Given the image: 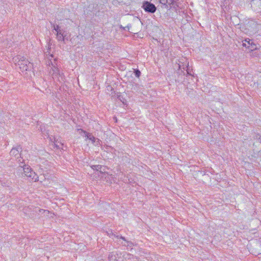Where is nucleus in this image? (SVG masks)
I'll return each instance as SVG.
<instances>
[{
	"label": "nucleus",
	"instance_id": "21",
	"mask_svg": "<svg viewBox=\"0 0 261 261\" xmlns=\"http://www.w3.org/2000/svg\"><path fill=\"white\" fill-rule=\"evenodd\" d=\"M108 235L110 237H112L114 236V237H115L116 238H119V236L115 234L112 231H111L110 232H108Z\"/></svg>",
	"mask_w": 261,
	"mask_h": 261
},
{
	"label": "nucleus",
	"instance_id": "13",
	"mask_svg": "<svg viewBox=\"0 0 261 261\" xmlns=\"http://www.w3.org/2000/svg\"><path fill=\"white\" fill-rule=\"evenodd\" d=\"M34 211L38 214L43 213H46L47 214H48L49 213V212L48 211L41 209L39 207H36Z\"/></svg>",
	"mask_w": 261,
	"mask_h": 261
},
{
	"label": "nucleus",
	"instance_id": "17",
	"mask_svg": "<svg viewBox=\"0 0 261 261\" xmlns=\"http://www.w3.org/2000/svg\"><path fill=\"white\" fill-rule=\"evenodd\" d=\"M51 25L53 28V30H55L57 33H58V31L60 32L63 30V29H61V27L59 25L55 24H51Z\"/></svg>",
	"mask_w": 261,
	"mask_h": 261
},
{
	"label": "nucleus",
	"instance_id": "16",
	"mask_svg": "<svg viewBox=\"0 0 261 261\" xmlns=\"http://www.w3.org/2000/svg\"><path fill=\"white\" fill-rule=\"evenodd\" d=\"M54 144L58 149H63L62 147L63 146V144L60 141L56 140L54 142Z\"/></svg>",
	"mask_w": 261,
	"mask_h": 261
},
{
	"label": "nucleus",
	"instance_id": "2",
	"mask_svg": "<svg viewBox=\"0 0 261 261\" xmlns=\"http://www.w3.org/2000/svg\"><path fill=\"white\" fill-rule=\"evenodd\" d=\"M52 67L49 72L51 74L53 79L55 81H58L60 83H63L65 82V76L63 73L61 72L58 68L56 67L50 61Z\"/></svg>",
	"mask_w": 261,
	"mask_h": 261
},
{
	"label": "nucleus",
	"instance_id": "15",
	"mask_svg": "<svg viewBox=\"0 0 261 261\" xmlns=\"http://www.w3.org/2000/svg\"><path fill=\"white\" fill-rule=\"evenodd\" d=\"M120 238L125 241V243L123 244V245L127 247H132L133 245L132 242L126 240L125 238L122 236H121Z\"/></svg>",
	"mask_w": 261,
	"mask_h": 261
},
{
	"label": "nucleus",
	"instance_id": "20",
	"mask_svg": "<svg viewBox=\"0 0 261 261\" xmlns=\"http://www.w3.org/2000/svg\"><path fill=\"white\" fill-rule=\"evenodd\" d=\"M134 73H135L136 76L137 77H139L141 75V72L138 69L135 70Z\"/></svg>",
	"mask_w": 261,
	"mask_h": 261
},
{
	"label": "nucleus",
	"instance_id": "6",
	"mask_svg": "<svg viewBox=\"0 0 261 261\" xmlns=\"http://www.w3.org/2000/svg\"><path fill=\"white\" fill-rule=\"evenodd\" d=\"M21 151H22V148L20 147V146H17L16 147H14L11 150V151L10 152V154L11 156H13L15 157H16V156H19V158H21V154L20 153ZM18 158H19V157L18 156L17 159H18ZM18 161L21 163H22V162L21 161L20 159H19L18 160Z\"/></svg>",
	"mask_w": 261,
	"mask_h": 261
},
{
	"label": "nucleus",
	"instance_id": "24",
	"mask_svg": "<svg viewBox=\"0 0 261 261\" xmlns=\"http://www.w3.org/2000/svg\"><path fill=\"white\" fill-rule=\"evenodd\" d=\"M258 254H261V251H259V252H258Z\"/></svg>",
	"mask_w": 261,
	"mask_h": 261
},
{
	"label": "nucleus",
	"instance_id": "11",
	"mask_svg": "<svg viewBox=\"0 0 261 261\" xmlns=\"http://www.w3.org/2000/svg\"><path fill=\"white\" fill-rule=\"evenodd\" d=\"M248 45H247L246 43H243V46L248 48L251 51L255 50L257 48L256 44L249 39H248Z\"/></svg>",
	"mask_w": 261,
	"mask_h": 261
},
{
	"label": "nucleus",
	"instance_id": "14",
	"mask_svg": "<svg viewBox=\"0 0 261 261\" xmlns=\"http://www.w3.org/2000/svg\"><path fill=\"white\" fill-rule=\"evenodd\" d=\"M92 168L93 170H95L96 171H99L100 172H105L104 169H103V170H102L103 171H102V168H104L105 167H103L102 166L100 165H93L92 166Z\"/></svg>",
	"mask_w": 261,
	"mask_h": 261
},
{
	"label": "nucleus",
	"instance_id": "10",
	"mask_svg": "<svg viewBox=\"0 0 261 261\" xmlns=\"http://www.w3.org/2000/svg\"><path fill=\"white\" fill-rule=\"evenodd\" d=\"M66 37V34H65V31L63 30L60 32L58 31L56 33V38L59 41L64 42Z\"/></svg>",
	"mask_w": 261,
	"mask_h": 261
},
{
	"label": "nucleus",
	"instance_id": "8",
	"mask_svg": "<svg viewBox=\"0 0 261 261\" xmlns=\"http://www.w3.org/2000/svg\"><path fill=\"white\" fill-rule=\"evenodd\" d=\"M122 258L123 261H136L138 259V257L136 256L126 252H123Z\"/></svg>",
	"mask_w": 261,
	"mask_h": 261
},
{
	"label": "nucleus",
	"instance_id": "22",
	"mask_svg": "<svg viewBox=\"0 0 261 261\" xmlns=\"http://www.w3.org/2000/svg\"><path fill=\"white\" fill-rule=\"evenodd\" d=\"M186 70V71H187V73L188 74L190 75H192V70H191L190 69L189 66L188 68H187V69Z\"/></svg>",
	"mask_w": 261,
	"mask_h": 261
},
{
	"label": "nucleus",
	"instance_id": "23",
	"mask_svg": "<svg viewBox=\"0 0 261 261\" xmlns=\"http://www.w3.org/2000/svg\"><path fill=\"white\" fill-rule=\"evenodd\" d=\"M244 41L245 42V43H246L247 44V45H248V39H245Z\"/></svg>",
	"mask_w": 261,
	"mask_h": 261
},
{
	"label": "nucleus",
	"instance_id": "12",
	"mask_svg": "<svg viewBox=\"0 0 261 261\" xmlns=\"http://www.w3.org/2000/svg\"><path fill=\"white\" fill-rule=\"evenodd\" d=\"M172 3H170L169 5V8H173L175 11H177V8L179 7V3L178 0H173L171 1Z\"/></svg>",
	"mask_w": 261,
	"mask_h": 261
},
{
	"label": "nucleus",
	"instance_id": "5",
	"mask_svg": "<svg viewBox=\"0 0 261 261\" xmlns=\"http://www.w3.org/2000/svg\"><path fill=\"white\" fill-rule=\"evenodd\" d=\"M123 252L114 251L109 254L108 258L110 261H123Z\"/></svg>",
	"mask_w": 261,
	"mask_h": 261
},
{
	"label": "nucleus",
	"instance_id": "9",
	"mask_svg": "<svg viewBox=\"0 0 261 261\" xmlns=\"http://www.w3.org/2000/svg\"><path fill=\"white\" fill-rule=\"evenodd\" d=\"M189 62L186 58H182L179 61L178 68L179 69H183L186 70L189 67Z\"/></svg>",
	"mask_w": 261,
	"mask_h": 261
},
{
	"label": "nucleus",
	"instance_id": "19",
	"mask_svg": "<svg viewBox=\"0 0 261 261\" xmlns=\"http://www.w3.org/2000/svg\"><path fill=\"white\" fill-rule=\"evenodd\" d=\"M253 150L255 152H259L260 151V150H261V149L260 148V146H259L258 144H256V146L255 147H254L253 146Z\"/></svg>",
	"mask_w": 261,
	"mask_h": 261
},
{
	"label": "nucleus",
	"instance_id": "18",
	"mask_svg": "<svg viewBox=\"0 0 261 261\" xmlns=\"http://www.w3.org/2000/svg\"><path fill=\"white\" fill-rule=\"evenodd\" d=\"M256 144H258V145L260 146V148L261 149V136H258V137L257 138L256 142L253 143V146L255 147Z\"/></svg>",
	"mask_w": 261,
	"mask_h": 261
},
{
	"label": "nucleus",
	"instance_id": "4",
	"mask_svg": "<svg viewBox=\"0 0 261 261\" xmlns=\"http://www.w3.org/2000/svg\"><path fill=\"white\" fill-rule=\"evenodd\" d=\"M142 8L148 13H154L156 10L155 6L148 1H144L142 4Z\"/></svg>",
	"mask_w": 261,
	"mask_h": 261
},
{
	"label": "nucleus",
	"instance_id": "7",
	"mask_svg": "<svg viewBox=\"0 0 261 261\" xmlns=\"http://www.w3.org/2000/svg\"><path fill=\"white\" fill-rule=\"evenodd\" d=\"M82 131L86 135V138L91 140L95 145H98L100 144V140L95 138L92 134L87 133L85 130H82Z\"/></svg>",
	"mask_w": 261,
	"mask_h": 261
},
{
	"label": "nucleus",
	"instance_id": "3",
	"mask_svg": "<svg viewBox=\"0 0 261 261\" xmlns=\"http://www.w3.org/2000/svg\"><path fill=\"white\" fill-rule=\"evenodd\" d=\"M23 170L24 176L30 177L32 180H34V181L39 180V177L36 173L32 170L30 166L24 165Z\"/></svg>",
	"mask_w": 261,
	"mask_h": 261
},
{
	"label": "nucleus",
	"instance_id": "1",
	"mask_svg": "<svg viewBox=\"0 0 261 261\" xmlns=\"http://www.w3.org/2000/svg\"><path fill=\"white\" fill-rule=\"evenodd\" d=\"M13 61L22 72L31 71L33 68L32 64L21 56L18 55L14 57Z\"/></svg>",
	"mask_w": 261,
	"mask_h": 261
}]
</instances>
